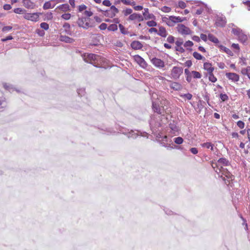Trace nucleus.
Listing matches in <instances>:
<instances>
[{
  "instance_id": "f257e3e1",
  "label": "nucleus",
  "mask_w": 250,
  "mask_h": 250,
  "mask_svg": "<svg viewBox=\"0 0 250 250\" xmlns=\"http://www.w3.org/2000/svg\"><path fill=\"white\" fill-rule=\"evenodd\" d=\"M82 57L85 62L91 63L96 67H100V65L104 62L103 58L95 54H84Z\"/></svg>"
},
{
  "instance_id": "f03ea898",
  "label": "nucleus",
  "mask_w": 250,
  "mask_h": 250,
  "mask_svg": "<svg viewBox=\"0 0 250 250\" xmlns=\"http://www.w3.org/2000/svg\"><path fill=\"white\" fill-rule=\"evenodd\" d=\"M215 172L218 174L219 177H221L223 180L225 181L226 184H227V182L229 184L230 181L233 180L234 178V176L227 168L220 169L219 171H218L217 169Z\"/></svg>"
},
{
  "instance_id": "7ed1b4c3",
  "label": "nucleus",
  "mask_w": 250,
  "mask_h": 250,
  "mask_svg": "<svg viewBox=\"0 0 250 250\" xmlns=\"http://www.w3.org/2000/svg\"><path fill=\"white\" fill-rule=\"evenodd\" d=\"M227 23L226 17L222 14L216 15L215 16V24L216 27H224Z\"/></svg>"
},
{
  "instance_id": "20e7f679",
  "label": "nucleus",
  "mask_w": 250,
  "mask_h": 250,
  "mask_svg": "<svg viewBox=\"0 0 250 250\" xmlns=\"http://www.w3.org/2000/svg\"><path fill=\"white\" fill-rule=\"evenodd\" d=\"M89 20V19L85 17L79 18L77 23L79 27L87 29L88 27H92L89 22H87V20Z\"/></svg>"
},
{
  "instance_id": "39448f33",
  "label": "nucleus",
  "mask_w": 250,
  "mask_h": 250,
  "mask_svg": "<svg viewBox=\"0 0 250 250\" xmlns=\"http://www.w3.org/2000/svg\"><path fill=\"white\" fill-rule=\"evenodd\" d=\"M183 69L182 67L174 66L171 70V75L173 79H178L183 73Z\"/></svg>"
},
{
  "instance_id": "423d86ee",
  "label": "nucleus",
  "mask_w": 250,
  "mask_h": 250,
  "mask_svg": "<svg viewBox=\"0 0 250 250\" xmlns=\"http://www.w3.org/2000/svg\"><path fill=\"white\" fill-rule=\"evenodd\" d=\"M41 14V13H26L24 15V18L32 21H37L39 20Z\"/></svg>"
},
{
  "instance_id": "0eeeda50",
  "label": "nucleus",
  "mask_w": 250,
  "mask_h": 250,
  "mask_svg": "<svg viewBox=\"0 0 250 250\" xmlns=\"http://www.w3.org/2000/svg\"><path fill=\"white\" fill-rule=\"evenodd\" d=\"M178 31L183 35H188L190 33V30L188 27L182 24L178 25L177 26Z\"/></svg>"
},
{
  "instance_id": "6e6552de",
  "label": "nucleus",
  "mask_w": 250,
  "mask_h": 250,
  "mask_svg": "<svg viewBox=\"0 0 250 250\" xmlns=\"http://www.w3.org/2000/svg\"><path fill=\"white\" fill-rule=\"evenodd\" d=\"M152 63L156 67L161 68L165 66V62L157 58H153L151 60Z\"/></svg>"
},
{
  "instance_id": "1a4fd4ad",
  "label": "nucleus",
  "mask_w": 250,
  "mask_h": 250,
  "mask_svg": "<svg viewBox=\"0 0 250 250\" xmlns=\"http://www.w3.org/2000/svg\"><path fill=\"white\" fill-rule=\"evenodd\" d=\"M135 61L142 67L145 68L147 64L145 60L138 55H136L134 57Z\"/></svg>"
},
{
  "instance_id": "9d476101",
  "label": "nucleus",
  "mask_w": 250,
  "mask_h": 250,
  "mask_svg": "<svg viewBox=\"0 0 250 250\" xmlns=\"http://www.w3.org/2000/svg\"><path fill=\"white\" fill-rule=\"evenodd\" d=\"M128 20L135 21L136 20L138 22L142 21L144 20V18L142 15L138 13H133L131 14L128 17Z\"/></svg>"
},
{
  "instance_id": "9b49d317",
  "label": "nucleus",
  "mask_w": 250,
  "mask_h": 250,
  "mask_svg": "<svg viewBox=\"0 0 250 250\" xmlns=\"http://www.w3.org/2000/svg\"><path fill=\"white\" fill-rule=\"evenodd\" d=\"M217 165H219L220 168H219V170L220 169L224 168V166H228L230 165L229 162L225 158H220L217 161Z\"/></svg>"
},
{
  "instance_id": "f8f14e48",
  "label": "nucleus",
  "mask_w": 250,
  "mask_h": 250,
  "mask_svg": "<svg viewBox=\"0 0 250 250\" xmlns=\"http://www.w3.org/2000/svg\"><path fill=\"white\" fill-rule=\"evenodd\" d=\"M143 17L146 20H155V16L152 13H149V10L148 8H145L144 11L143 13Z\"/></svg>"
},
{
  "instance_id": "ddd939ff",
  "label": "nucleus",
  "mask_w": 250,
  "mask_h": 250,
  "mask_svg": "<svg viewBox=\"0 0 250 250\" xmlns=\"http://www.w3.org/2000/svg\"><path fill=\"white\" fill-rule=\"evenodd\" d=\"M226 76L229 80L233 82H236L239 80V76L238 74L234 73H226Z\"/></svg>"
},
{
  "instance_id": "4468645a",
  "label": "nucleus",
  "mask_w": 250,
  "mask_h": 250,
  "mask_svg": "<svg viewBox=\"0 0 250 250\" xmlns=\"http://www.w3.org/2000/svg\"><path fill=\"white\" fill-rule=\"evenodd\" d=\"M22 4L25 7L28 9H33L35 7V3L30 0H23Z\"/></svg>"
},
{
  "instance_id": "2eb2a0df",
  "label": "nucleus",
  "mask_w": 250,
  "mask_h": 250,
  "mask_svg": "<svg viewBox=\"0 0 250 250\" xmlns=\"http://www.w3.org/2000/svg\"><path fill=\"white\" fill-rule=\"evenodd\" d=\"M131 47L134 50H139L143 47V44L139 41H134L131 42Z\"/></svg>"
},
{
  "instance_id": "dca6fc26",
  "label": "nucleus",
  "mask_w": 250,
  "mask_h": 250,
  "mask_svg": "<svg viewBox=\"0 0 250 250\" xmlns=\"http://www.w3.org/2000/svg\"><path fill=\"white\" fill-rule=\"evenodd\" d=\"M204 68L207 71L208 74L212 73L214 70V67L212 66V64L208 62L204 63Z\"/></svg>"
},
{
  "instance_id": "f3484780",
  "label": "nucleus",
  "mask_w": 250,
  "mask_h": 250,
  "mask_svg": "<svg viewBox=\"0 0 250 250\" xmlns=\"http://www.w3.org/2000/svg\"><path fill=\"white\" fill-rule=\"evenodd\" d=\"M170 87L174 90L179 91L182 89V85L177 82H172L170 85Z\"/></svg>"
},
{
  "instance_id": "a211bd4d",
  "label": "nucleus",
  "mask_w": 250,
  "mask_h": 250,
  "mask_svg": "<svg viewBox=\"0 0 250 250\" xmlns=\"http://www.w3.org/2000/svg\"><path fill=\"white\" fill-rule=\"evenodd\" d=\"M152 108L154 112L159 114H162L163 113V109H162L159 105L155 103H152Z\"/></svg>"
},
{
  "instance_id": "6ab92c4d",
  "label": "nucleus",
  "mask_w": 250,
  "mask_h": 250,
  "mask_svg": "<svg viewBox=\"0 0 250 250\" xmlns=\"http://www.w3.org/2000/svg\"><path fill=\"white\" fill-rule=\"evenodd\" d=\"M60 41L66 43H72L74 42V40L66 36L61 35Z\"/></svg>"
},
{
  "instance_id": "aec40b11",
  "label": "nucleus",
  "mask_w": 250,
  "mask_h": 250,
  "mask_svg": "<svg viewBox=\"0 0 250 250\" xmlns=\"http://www.w3.org/2000/svg\"><path fill=\"white\" fill-rule=\"evenodd\" d=\"M158 35L162 37H166L167 35V32L166 28L163 26H160L159 28V32L157 33Z\"/></svg>"
},
{
  "instance_id": "412c9836",
  "label": "nucleus",
  "mask_w": 250,
  "mask_h": 250,
  "mask_svg": "<svg viewBox=\"0 0 250 250\" xmlns=\"http://www.w3.org/2000/svg\"><path fill=\"white\" fill-rule=\"evenodd\" d=\"M97 10L99 12H103V14L106 16V17H110V18H113L114 17V14H113L111 12V10H105V11H104V10H102L101 9H100V8H97Z\"/></svg>"
},
{
  "instance_id": "4be33fe9",
  "label": "nucleus",
  "mask_w": 250,
  "mask_h": 250,
  "mask_svg": "<svg viewBox=\"0 0 250 250\" xmlns=\"http://www.w3.org/2000/svg\"><path fill=\"white\" fill-rule=\"evenodd\" d=\"M63 27L64 29L65 33L69 35H72V32L70 31V25L67 22H65L63 25Z\"/></svg>"
},
{
  "instance_id": "5701e85b",
  "label": "nucleus",
  "mask_w": 250,
  "mask_h": 250,
  "mask_svg": "<svg viewBox=\"0 0 250 250\" xmlns=\"http://www.w3.org/2000/svg\"><path fill=\"white\" fill-rule=\"evenodd\" d=\"M238 40L240 42H242L243 43H245L248 40L247 36L243 32H242L238 36Z\"/></svg>"
},
{
  "instance_id": "b1692460",
  "label": "nucleus",
  "mask_w": 250,
  "mask_h": 250,
  "mask_svg": "<svg viewBox=\"0 0 250 250\" xmlns=\"http://www.w3.org/2000/svg\"><path fill=\"white\" fill-rule=\"evenodd\" d=\"M57 8H58L61 11L63 12L69 11V5L68 4H62L57 7Z\"/></svg>"
},
{
  "instance_id": "393cba45",
  "label": "nucleus",
  "mask_w": 250,
  "mask_h": 250,
  "mask_svg": "<svg viewBox=\"0 0 250 250\" xmlns=\"http://www.w3.org/2000/svg\"><path fill=\"white\" fill-rule=\"evenodd\" d=\"M208 39L210 41L214 42V43L217 44L219 42L218 39L211 34H209L208 35Z\"/></svg>"
},
{
  "instance_id": "a878e982",
  "label": "nucleus",
  "mask_w": 250,
  "mask_h": 250,
  "mask_svg": "<svg viewBox=\"0 0 250 250\" xmlns=\"http://www.w3.org/2000/svg\"><path fill=\"white\" fill-rule=\"evenodd\" d=\"M201 146L203 147H206L207 148H210L211 150H213V145L210 142H207L203 144H202Z\"/></svg>"
},
{
  "instance_id": "bb28decb",
  "label": "nucleus",
  "mask_w": 250,
  "mask_h": 250,
  "mask_svg": "<svg viewBox=\"0 0 250 250\" xmlns=\"http://www.w3.org/2000/svg\"><path fill=\"white\" fill-rule=\"evenodd\" d=\"M219 46L221 50H223L224 52H225L228 54H229L230 56H232L233 55V53H232V52L231 51V50L229 49L226 47L225 46H224L222 45H220Z\"/></svg>"
},
{
  "instance_id": "cd10ccee",
  "label": "nucleus",
  "mask_w": 250,
  "mask_h": 250,
  "mask_svg": "<svg viewBox=\"0 0 250 250\" xmlns=\"http://www.w3.org/2000/svg\"><path fill=\"white\" fill-rule=\"evenodd\" d=\"M128 138L135 139L138 136L137 133H135L133 131L131 130L130 132L125 134Z\"/></svg>"
},
{
  "instance_id": "c85d7f7f",
  "label": "nucleus",
  "mask_w": 250,
  "mask_h": 250,
  "mask_svg": "<svg viewBox=\"0 0 250 250\" xmlns=\"http://www.w3.org/2000/svg\"><path fill=\"white\" fill-rule=\"evenodd\" d=\"M169 19H172V20H174V21H175V23H177V22H180L183 21H184V20L185 19V18L182 19L180 17H175V16H171L169 17Z\"/></svg>"
},
{
  "instance_id": "c756f323",
  "label": "nucleus",
  "mask_w": 250,
  "mask_h": 250,
  "mask_svg": "<svg viewBox=\"0 0 250 250\" xmlns=\"http://www.w3.org/2000/svg\"><path fill=\"white\" fill-rule=\"evenodd\" d=\"M55 4H54L53 6L51 5L50 1H46L44 3L43 6V9L44 10L48 9L50 8H52L54 7Z\"/></svg>"
},
{
  "instance_id": "7c9ffc66",
  "label": "nucleus",
  "mask_w": 250,
  "mask_h": 250,
  "mask_svg": "<svg viewBox=\"0 0 250 250\" xmlns=\"http://www.w3.org/2000/svg\"><path fill=\"white\" fill-rule=\"evenodd\" d=\"M193 57L198 60H201L203 59H205V58L202 56L200 54L197 52H194L193 53Z\"/></svg>"
},
{
  "instance_id": "2f4dec72",
  "label": "nucleus",
  "mask_w": 250,
  "mask_h": 250,
  "mask_svg": "<svg viewBox=\"0 0 250 250\" xmlns=\"http://www.w3.org/2000/svg\"><path fill=\"white\" fill-rule=\"evenodd\" d=\"M243 32L242 30H241L240 28H233L232 29V33L237 36V37L242 33Z\"/></svg>"
},
{
  "instance_id": "473e14b6",
  "label": "nucleus",
  "mask_w": 250,
  "mask_h": 250,
  "mask_svg": "<svg viewBox=\"0 0 250 250\" xmlns=\"http://www.w3.org/2000/svg\"><path fill=\"white\" fill-rule=\"evenodd\" d=\"M3 87L5 89L8 90L10 92L13 91L15 90L12 85L7 83H4Z\"/></svg>"
},
{
  "instance_id": "72a5a7b5",
  "label": "nucleus",
  "mask_w": 250,
  "mask_h": 250,
  "mask_svg": "<svg viewBox=\"0 0 250 250\" xmlns=\"http://www.w3.org/2000/svg\"><path fill=\"white\" fill-rule=\"evenodd\" d=\"M107 29L109 31H115L118 29L117 25L116 24H112L110 25L108 27Z\"/></svg>"
},
{
  "instance_id": "f704fd0d",
  "label": "nucleus",
  "mask_w": 250,
  "mask_h": 250,
  "mask_svg": "<svg viewBox=\"0 0 250 250\" xmlns=\"http://www.w3.org/2000/svg\"><path fill=\"white\" fill-rule=\"evenodd\" d=\"M241 73L242 74L247 75L248 76L250 73V66H248L246 68H243L241 70Z\"/></svg>"
},
{
  "instance_id": "c9c22d12",
  "label": "nucleus",
  "mask_w": 250,
  "mask_h": 250,
  "mask_svg": "<svg viewBox=\"0 0 250 250\" xmlns=\"http://www.w3.org/2000/svg\"><path fill=\"white\" fill-rule=\"evenodd\" d=\"M154 20H152L151 21H147L146 24L149 27H152L156 26L157 25V22L156 21H155Z\"/></svg>"
},
{
  "instance_id": "e433bc0d",
  "label": "nucleus",
  "mask_w": 250,
  "mask_h": 250,
  "mask_svg": "<svg viewBox=\"0 0 250 250\" xmlns=\"http://www.w3.org/2000/svg\"><path fill=\"white\" fill-rule=\"evenodd\" d=\"M208 79L210 82L212 83H215L217 81V78L214 76L213 72L208 74Z\"/></svg>"
},
{
  "instance_id": "4c0bfd02",
  "label": "nucleus",
  "mask_w": 250,
  "mask_h": 250,
  "mask_svg": "<svg viewBox=\"0 0 250 250\" xmlns=\"http://www.w3.org/2000/svg\"><path fill=\"white\" fill-rule=\"evenodd\" d=\"M85 89L83 88H79L77 89V93L80 97L84 96L85 94Z\"/></svg>"
},
{
  "instance_id": "58836bf2",
  "label": "nucleus",
  "mask_w": 250,
  "mask_h": 250,
  "mask_svg": "<svg viewBox=\"0 0 250 250\" xmlns=\"http://www.w3.org/2000/svg\"><path fill=\"white\" fill-rule=\"evenodd\" d=\"M191 73L193 74V77L194 78L200 79L201 77V75L199 72L192 71Z\"/></svg>"
},
{
  "instance_id": "ea45409f",
  "label": "nucleus",
  "mask_w": 250,
  "mask_h": 250,
  "mask_svg": "<svg viewBox=\"0 0 250 250\" xmlns=\"http://www.w3.org/2000/svg\"><path fill=\"white\" fill-rule=\"evenodd\" d=\"M111 12L114 14V17L115 16L116 14L119 12V10L115 6L112 5L110 7Z\"/></svg>"
},
{
  "instance_id": "a19ab883",
  "label": "nucleus",
  "mask_w": 250,
  "mask_h": 250,
  "mask_svg": "<svg viewBox=\"0 0 250 250\" xmlns=\"http://www.w3.org/2000/svg\"><path fill=\"white\" fill-rule=\"evenodd\" d=\"M119 27L121 31V32L123 34L125 35L128 34V32L125 30L124 26L122 24H119Z\"/></svg>"
},
{
  "instance_id": "79ce46f5",
  "label": "nucleus",
  "mask_w": 250,
  "mask_h": 250,
  "mask_svg": "<svg viewBox=\"0 0 250 250\" xmlns=\"http://www.w3.org/2000/svg\"><path fill=\"white\" fill-rule=\"evenodd\" d=\"M174 142L178 145L182 144L183 142V139L181 137H178L174 138Z\"/></svg>"
},
{
  "instance_id": "37998d69",
  "label": "nucleus",
  "mask_w": 250,
  "mask_h": 250,
  "mask_svg": "<svg viewBox=\"0 0 250 250\" xmlns=\"http://www.w3.org/2000/svg\"><path fill=\"white\" fill-rule=\"evenodd\" d=\"M180 97L182 98H186L188 100H191L192 97V95L190 93H187L180 95Z\"/></svg>"
},
{
  "instance_id": "c03bdc74",
  "label": "nucleus",
  "mask_w": 250,
  "mask_h": 250,
  "mask_svg": "<svg viewBox=\"0 0 250 250\" xmlns=\"http://www.w3.org/2000/svg\"><path fill=\"white\" fill-rule=\"evenodd\" d=\"M123 13L125 16H126L128 15H131L132 13V10L130 8H126L125 10L123 11Z\"/></svg>"
},
{
  "instance_id": "a18cd8bd",
  "label": "nucleus",
  "mask_w": 250,
  "mask_h": 250,
  "mask_svg": "<svg viewBox=\"0 0 250 250\" xmlns=\"http://www.w3.org/2000/svg\"><path fill=\"white\" fill-rule=\"evenodd\" d=\"M41 27L45 30L49 29V25L46 22H42L40 24Z\"/></svg>"
},
{
  "instance_id": "49530a36",
  "label": "nucleus",
  "mask_w": 250,
  "mask_h": 250,
  "mask_svg": "<svg viewBox=\"0 0 250 250\" xmlns=\"http://www.w3.org/2000/svg\"><path fill=\"white\" fill-rule=\"evenodd\" d=\"M211 166L215 171L217 169V171H219V168H220V167L219 165H217V162L215 163H212Z\"/></svg>"
},
{
  "instance_id": "de8ad7c7",
  "label": "nucleus",
  "mask_w": 250,
  "mask_h": 250,
  "mask_svg": "<svg viewBox=\"0 0 250 250\" xmlns=\"http://www.w3.org/2000/svg\"><path fill=\"white\" fill-rule=\"evenodd\" d=\"M220 98L223 102L228 100L229 99V97L227 94L222 93L220 95Z\"/></svg>"
},
{
  "instance_id": "09e8293b",
  "label": "nucleus",
  "mask_w": 250,
  "mask_h": 250,
  "mask_svg": "<svg viewBox=\"0 0 250 250\" xmlns=\"http://www.w3.org/2000/svg\"><path fill=\"white\" fill-rule=\"evenodd\" d=\"M25 10L20 8H17L14 9V12L16 14L23 13Z\"/></svg>"
},
{
  "instance_id": "8fccbe9b",
  "label": "nucleus",
  "mask_w": 250,
  "mask_h": 250,
  "mask_svg": "<svg viewBox=\"0 0 250 250\" xmlns=\"http://www.w3.org/2000/svg\"><path fill=\"white\" fill-rule=\"evenodd\" d=\"M71 17V14L69 13L63 14L62 15V18L65 20H68Z\"/></svg>"
},
{
  "instance_id": "3c124183",
  "label": "nucleus",
  "mask_w": 250,
  "mask_h": 250,
  "mask_svg": "<svg viewBox=\"0 0 250 250\" xmlns=\"http://www.w3.org/2000/svg\"><path fill=\"white\" fill-rule=\"evenodd\" d=\"M166 23L169 26H174V24L175 23V21H174V20H173L172 19H169V20L167 21V22Z\"/></svg>"
},
{
  "instance_id": "603ef678",
  "label": "nucleus",
  "mask_w": 250,
  "mask_h": 250,
  "mask_svg": "<svg viewBox=\"0 0 250 250\" xmlns=\"http://www.w3.org/2000/svg\"><path fill=\"white\" fill-rule=\"evenodd\" d=\"M178 6L181 8L184 9V8H185L186 7L187 5H186V3L185 2H184L183 1H180L178 2Z\"/></svg>"
},
{
  "instance_id": "864d4df0",
  "label": "nucleus",
  "mask_w": 250,
  "mask_h": 250,
  "mask_svg": "<svg viewBox=\"0 0 250 250\" xmlns=\"http://www.w3.org/2000/svg\"><path fill=\"white\" fill-rule=\"evenodd\" d=\"M183 43V40L181 38H179L175 42L176 46H181Z\"/></svg>"
},
{
  "instance_id": "5fc2aeb1",
  "label": "nucleus",
  "mask_w": 250,
  "mask_h": 250,
  "mask_svg": "<svg viewBox=\"0 0 250 250\" xmlns=\"http://www.w3.org/2000/svg\"><path fill=\"white\" fill-rule=\"evenodd\" d=\"M167 41L170 43H174V37L172 36H169L167 38Z\"/></svg>"
},
{
  "instance_id": "6e6d98bb",
  "label": "nucleus",
  "mask_w": 250,
  "mask_h": 250,
  "mask_svg": "<svg viewBox=\"0 0 250 250\" xmlns=\"http://www.w3.org/2000/svg\"><path fill=\"white\" fill-rule=\"evenodd\" d=\"M161 10L164 12L168 13L170 11L171 8L169 7L165 6L162 8Z\"/></svg>"
},
{
  "instance_id": "4d7b16f0",
  "label": "nucleus",
  "mask_w": 250,
  "mask_h": 250,
  "mask_svg": "<svg viewBox=\"0 0 250 250\" xmlns=\"http://www.w3.org/2000/svg\"><path fill=\"white\" fill-rule=\"evenodd\" d=\"M237 125H238V126L239 127H240V128L242 129L244 127V126H245V124L243 122L241 121H239L237 123Z\"/></svg>"
},
{
  "instance_id": "13d9d810",
  "label": "nucleus",
  "mask_w": 250,
  "mask_h": 250,
  "mask_svg": "<svg viewBox=\"0 0 250 250\" xmlns=\"http://www.w3.org/2000/svg\"><path fill=\"white\" fill-rule=\"evenodd\" d=\"M193 42L190 41H187L184 43L185 47H191L192 46H193Z\"/></svg>"
},
{
  "instance_id": "bf43d9fd",
  "label": "nucleus",
  "mask_w": 250,
  "mask_h": 250,
  "mask_svg": "<svg viewBox=\"0 0 250 250\" xmlns=\"http://www.w3.org/2000/svg\"><path fill=\"white\" fill-rule=\"evenodd\" d=\"M175 50L181 53H183L185 52V49L181 46H177L175 48Z\"/></svg>"
},
{
  "instance_id": "052dcab7",
  "label": "nucleus",
  "mask_w": 250,
  "mask_h": 250,
  "mask_svg": "<svg viewBox=\"0 0 250 250\" xmlns=\"http://www.w3.org/2000/svg\"><path fill=\"white\" fill-rule=\"evenodd\" d=\"M103 4L106 6H110L111 3L109 0H104L103 1Z\"/></svg>"
},
{
  "instance_id": "680f3d73",
  "label": "nucleus",
  "mask_w": 250,
  "mask_h": 250,
  "mask_svg": "<svg viewBox=\"0 0 250 250\" xmlns=\"http://www.w3.org/2000/svg\"><path fill=\"white\" fill-rule=\"evenodd\" d=\"M243 3L247 7V9L250 11V0L243 1Z\"/></svg>"
},
{
  "instance_id": "e2e57ef3",
  "label": "nucleus",
  "mask_w": 250,
  "mask_h": 250,
  "mask_svg": "<svg viewBox=\"0 0 250 250\" xmlns=\"http://www.w3.org/2000/svg\"><path fill=\"white\" fill-rule=\"evenodd\" d=\"M106 28H107V24L105 23H102L99 26V28L102 30H105L106 29Z\"/></svg>"
},
{
  "instance_id": "0e129e2a",
  "label": "nucleus",
  "mask_w": 250,
  "mask_h": 250,
  "mask_svg": "<svg viewBox=\"0 0 250 250\" xmlns=\"http://www.w3.org/2000/svg\"><path fill=\"white\" fill-rule=\"evenodd\" d=\"M12 29V26H4L2 28V31L3 32H5V31H9V30H11Z\"/></svg>"
},
{
  "instance_id": "69168bd1",
  "label": "nucleus",
  "mask_w": 250,
  "mask_h": 250,
  "mask_svg": "<svg viewBox=\"0 0 250 250\" xmlns=\"http://www.w3.org/2000/svg\"><path fill=\"white\" fill-rule=\"evenodd\" d=\"M87 8L86 6L84 4L81 5L79 6V12H82L83 10L86 9Z\"/></svg>"
},
{
  "instance_id": "338daca9",
  "label": "nucleus",
  "mask_w": 250,
  "mask_h": 250,
  "mask_svg": "<svg viewBox=\"0 0 250 250\" xmlns=\"http://www.w3.org/2000/svg\"><path fill=\"white\" fill-rule=\"evenodd\" d=\"M190 151L193 154H196L198 152V149L195 147L191 148Z\"/></svg>"
},
{
  "instance_id": "774afa93",
  "label": "nucleus",
  "mask_w": 250,
  "mask_h": 250,
  "mask_svg": "<svg viewBox=\"0 0 250 250\" xmlns=\"http://www.w3.org/2000/svg\"><path fill=\"white\" fill-rule=\"evenodd\" d=\"M12 8L11 5L8 4H5L3 6V9L5 10H9Z\"/></svg>"
}]
</instances>
